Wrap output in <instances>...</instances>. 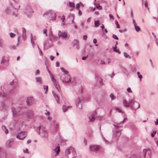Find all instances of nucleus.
Masks as SVG:
<instances>
[{
	"instance_id": "nucleus-1",
	"label": "nucleus",
	"mask_w": 158,
	"mask_h": 158,
	"mask_svg": "<svg viewBox=\"0 0 158 158\" xmlns=\"http://www.w3.org/2000/svg\"><path fill=\"white\" fill-rule=\"evenodd\" d=\"M66 153L68 155V158H73L76 156V151L74 148L70 147L66 150Z\"/></svg>"
},
{
	"instance_id": "nucleus-2",
	"label": "nucleus",
	"mask_w": 158,
	"mask_h": 158,
	"mask_svg": "<svg viewBox=\"0 0 158 158\" xmlns=\"http://www.w3.org/2000/svg\"><path fill=\"white\" fill-rule=\"evenodd\" d=\"M40 130L42 131V136L44 138H47L48 136V133L46 128L41 126L38 127L36 131L38 134H40Z\"/></svg>"
},
{
	"instance_id": "nucleus-3",
	"label": "nucleus",
	"mask_w": 158,
	"mask_h": 158,
	"mask_svg": "<svg viewBox=\"0 0 158 158\" xmlns=\"http://www.w3.org/2000/svg\"><path fill=\"white\" fill-rule=\"evenodd\" d=\"M115 127L116 128L113 130V138L116 139L120 136L122 130L119 129L118 126L115 125Z\"/></svg>"
},
{
	"instance_id": "nucleus-4",
	"label": "nucleus",
	"mask_w": 158,
	"mask_h": 158,
	"mask_svg": "<svg viewBox=\"0 0 158 158\" xmlns=\"http://www.w3.org/2000/svg\"><path fill=\"white\" fill-rule=\"evenodd\" d=\"M22 108L19 106H17L16 108L12 107V111L13 116H14L15 115H19L23 113L22 111Z\"/></svg>"
},
{
	"instance_id": "nucleus-5",
	"label": "nucleus",
	"mask_w": 158,
	"mask_h": 158,
	"mask_svg": "<svg viewBox=\"0 0 158 158\" xmlns=\"http://www.w3.org/2000/svg\"><path fill=\"white\" fill-rule=\"evenodd\" d=\"M60 79L63 82L67 83L71 81V77L69 74L66 75L63 74L60 77Z\"/></svg>"
},
{
	"instance_id": "nucleus-6",
	"label": "nucleus",
	"mask_w": 158,
	"mask_h": 158,
	"mask_svg": "<svg viewBox=\"0 0 158 158\" xmlns=\"http://www.w3.org/2000/svg\"><path fill=\"white\" fill-rule=\"evenodd\" d=\"M152 152L150 149H146L143 150L144 158H151Z\"/></svg>"
},
{
	"instance_id": "nucleus-7",
	"label": "nucleus",
	"mask_w": 158,
	"mask_h": 158,
	"mask_svg": "<svg viewBox=\"0 0 158 158\" xmlns=\"http://www.w3.org/2000/svg\"><path fill=\"white\" fill-rule=\"evenodd\" d=\"M50 76L55 87L58 91L60 92V89L58 82L54 78L53 75L52 74H50Z\"/></svg>"
},
{
	"instance_id": "nucleus-8",
	"label": "nucleus",
	"mask_w": 158,
	"mask_h": 158,
	"mask_svg": "<svg viewBox=\"0 0 158 158\" xmlns=\"http://www.w3.org/2000/svg\"><path fill=\"white\" fill-rule=\"evenodd\" d=\"M26 133L25 131H21L17 135V138L20 139H22L26 136Z\"/></svg>"
},
{
	"instance_id": "nucleus-9",
	"label": "nucleus",
	"mask_w": 158,
	"mask_h": 158,
	"mask_svg": "<svg viewBox=\"0 0 158 158\" xmlns=\"http://www.w3.org/2000/svg\"><path fill=\"white\" fill-rule=\"evenodd\" d=\"M89 148L92 151H98L100 149V146L99 145H92L89 146Z\"/></svg>"
},
{
	"instance_id": "nucleus-10",
	"label": "nucleus",
	"mask_w": 158,
	"mask_h": 158,
	"mask_svg": "<svg viewBox=\"0 0 158 158\" xmlns=\"http://www.w3.org/2000/svg\"><path fill=\"white\" fill-rule=\"evenodd\" d=\"M26 102L28 106H31L34 103V99L32 97H28L27 98Z\"/></svg>"
},
{
	"instance_id": "nucleus-11",
	"label": "nucleus",
	"mask_w": 158,
	"mask_h": 158,
	"mask_svg": "<svg viewBox=\"0 0 158 158\" xmlns=\"http://www.w3.org/2000/svg\"><path fill=\"white\" fill-rule=\"evenodd\" d=\"M27 117L29 118H32L34 115V113L33 111L29 110L26 113Z\"/></svg>"
},
{
	"instance_id": "nucleus-12",
	"label": "nucleus",
	"mask_w": 158,
	"mask_h": 158,
	"mask_svg": "<svg viewBox=\"0 0 158 158\" xmlns=\"http://www.w3.org/2000/svg\"><path fill=\"white\" fill-rule=\"evenodd\" d=\"M6 154L3 149H0V158H6Z\"/></svg>"
},
{
	"instance_id": "nucleus-13",
	"label": "nucleus",
	"mask_w": 158,
	"mask_h": 158,
	"mask_svg": "<svg viewBox=\"0 0 158 158\" xmlns=\"http://www.w3.org/2000/svg\"><path fill=\"white\" fill-rule=\"evenodd\" d=\"M67 34L66 33L64 32L61 33L60 31H59V33L58 34L59 37H61L62 39H65L67 37Z\"/></svg>"
},
{
	"instance_id": "nucleus-14",
	"label": "nucleus",
	"mask_w": 158,
	"mask_h": 158,
	"mask_svg": "<svg viewBox=\"0 0 158 158\" xmlns=\"http://www.w3.org/2000/svg\"><path fill=\"white\" fill-rule=\"evenodd\" d=\"M95 112L91 114L89 116V122H92L94 121L95 118L94 117V115L95 114Z\"/></svg>"
},
{
	"instance_id": "nucleus-15",
	"label": "nucleus",
	"mask_w": 158,
	"mask_h": 158,
	"mask_svg": "<svg viewBox=\"0 0 158 158\" xmlns=\"http://www.w3.org/2000/svg\"><path fill=\"white\" fill-rule=\"evenodd\" d=\"M129 106H130V107L131 109H134V107H133V104L134 103V99H132L130 100L129 101Z\"/></svg>"
},
{
	"instance_id": "nucleus-16",
	"label": "nucleus",
	"mask_w": 158,
	"mask_h": 158,
	"mask_svg": "<svg viewBox=\"0 0 158 158\" xmlns=\"http://www.w3.org/2000/svg\"><path fill=\"white\" fill-rule=\"evenodd\" d=\"M73 46H76L77 49L79 48V42L78 41L76 40H73Z\"/></svg>"
},
{
	"instance_id": "nucleus-17",
	"label": "nucleus",
	"mask_w": 158,
	"mask_h": 158,
	"mask_svg": "<svg viewBox=\"0 0 158 158\" xmlns=\"http://www.w3.org/2000/svg\"><path fill=\"white\" fill-rule=\"evenodd\" d=\"M123 106L125 107H128L129 106H130L129 102H128L125 100H123Z\"/></svg>"
},
{
	"instance_id": "nucleus-18",
	"label": "nucleus",
	"mask_w": 158,
	"mask_h": 158,
	"mask_svg": "<svg viewBox=\"0 0 158 158\" xmlns=\"http://www.w3.org/2000/svg\"><path fill=\"white\" fill-rule=\"evenodd\" d=\"M2 129L3 131H4L5 132L6 134H7L8 133L9 131L7 129H6V127L2 125Z\"/></svg>"
},
{
	"instance_id": "nucleus-19",
	"label": "nucleus",
	"mask_w": 158,
	"mask_h": 158,
	"mask_svg": "<svg viewBox=\"0 0 158 158\" xmlns=\"http://www.w3.org/2000/svg\"><path fill=\"white\" fill-rule=\"evenodd\" d=\"M53 150L55 152H56V156L58 154V152L60 151V147L59 145H58L57 146L56 148Z\"/></svg>"
},
{
	"instance_id": "nucleus-20",
	"label": "nucleus",
	"mask_w": 158,
	"mask_h": 158,
	"mask_svg": "<svg viewBox=\"0 0 158 158\" xmlns=\"http://www.w3.org/2000/svg\"><path fill=\"white\" fill-rule=\"evenodd\" d=\"M128 158H141L140 156L137 155L132 154Z\"/></svg>"
},
{
	"instance_id": "nucleus-21",
	"label": "nucleus",
	"mask_w": 158,
	"mask_h": 158,
	"mask_svg": "<svg viewBox=\"0 0 158 158\" xmlns=\"http://www.w3.org/2000/svg\"><path fill=\"white\" fill-rule=\"evenodd\" d=\"M6 11L8 14H13L14 12L11 10L9 8H7L6 9Z\"/></svg>"
},
{
	"instance_id": "nucleus-22",
	"label": "nucleus",
	"mask_w": 158,
	"mask_h": 158,
	"mask_svg": "<svg viewBox=\"0 0 158 158\" xmlns=\"http://www.w3.org/2000/svg\"><path fill=\"white\" fill-rule=\"evenodd\" d=\"M7 95L3 92H0V97L2 98L7 97Z\"/></svg>"
},
{
	"instance_id": "nucleus-23",
	"label": "nucleus",
	"mask_w": 158,
	"mask_h": 158,
	"mask_svg": "<svg viewBox=\"0 0 158 158\" xmlns=\"http://www.w3.org/2000/svg\"><path fill=\"white\" fill-rule=\"evenodd\" d=\"M36 81L37 82H38L40 84H41L42 83V81L41 79V78L40 77H37L36 78Z\"/></svg>"
},
{
	"instance_id": "nucleus-24",
	"label": "nucleus",
	"mask_w": 158,
	"mask_h": 158,
	"mask_svg": "<svg viewBox=\"0 0 158 158\" xmlns=\"http://www.w3.org/2000/svg\"><path fill=\"white\" fill-rule=\"evenodd\" d=\"M60 69L64 73V74H68L69 73H68V71H66L65 69H64L63 68L61 67L60 68Z\"/></svg>"
},
{
	"instance_id": "nucleus-25",
	"label": "nucleus",
	"mask_w": 158,
	"mask_h": 158,
	"mask_svg": "<svg viewBox=\"0 0 158 158\" xmlns=\"http://www.w3.org/2000/svg\"><path fill=\"white\" fill-rule=\"evenodd\" d=\"M67 107L65 105H63L62 106V110L64 112H66L67 110Z\"/></svg>"
},
{
	"instance_id": "nucleus-26",
	"label": "nucleus",
	"mask_w": 158,
	"mask_h": 158,
	"mask_svg": "<svg viewBox=\"0 0 158 158\" xmlns=\"http://www.w3.org/2000/svg\"><path fill=\"white\" fill-rule=\"evenodd\" d=\"M94 23L95 26L97 27H98L100 25L99 21V20L95 21Z\"/></svg>"
},
{
	"instance_id": "nucleus-27",
	"label": "nucleus",
	"mask_w": 158,
	"mask_h": 158,
	"mask_svg": "<svg viewBox=\"0 0 158 158\" xmlns=\"http://www.w3.org/2000/svg\"><path fill=\"white\" fill-rule=\"evenodd\" d=\"M135 29L136 31L138 32L140 31V29L139 26H137L136 25H135Z\"/></svg>"
},
{
	"instance_id": "nucleus-28",
	"label": "nucleus",
	"mask_w": 158,
	"mask_h": 158,
	"mask_svg": "<svg viewBox=\"0 0 158 158\" xmlns=\"http://www.w3.org/2000/svg\"><path fill=\"white\" fill-rule=\"evenodd\" d=\"M137 74L138 75V77H139V78L140 79V81H141V80H142V78L143 77H142V75H141L140 74V73L139 72H137Z\"/></svg>"
},
{
	"instance_id": "nucleus-29",
	"label": "nucleus",
	"mask_w": 158,
	"mask_h": 158,
	"mask_svg": "<svg viewBox=\"0 0 158 158\" xmlns=\"http://www.w3.org/2000/svg\"><path fill=\"white\" fill-rule=\"evenodd\" d=\"M76 105L79 108L81 109L82 108L81 104V103L80 102H77Z\"/></svg>"
},
{
	"instance_id": "nucleus-30",
	"label": "nucleus",
	"mask_w": 158,
	"mask_h": 158,
	"mask_svg": "<svg viewBox=\"0 0 158 158\" xmlns=\"http://www.w3.org/2000/svg\"><path fill=\"white\" fill-rule=\"evenodd\" d=\"M44 90H46L45 93L46 94L48 89V86L44 85Z\"/></svg>"
},
{
	"instance_id": "nucleus-31",
	"label": "nucleus",
	"mask_w": 158,
	"mask_h": 158,
	"mask_svg": "<svg viewBox=\"0 0 158 158\" xmlns=\"http://www.w3.org/2000/svg\"><path fill=\"white\" fill-rule=\"evenodd\" d=\"M69 6L72 7H74L75 6H74V4L73 2H70L69 3Z\"/></svg>"
},
{
	"instance_id": "nucleus-32",
	"label": "nucleus",
	"mask_w": 158,
	"mask_h": 158,
	"mask_svg": "<svg viewBox=\"0 0 158 158\" xmlns=\"http://www.w3.org/2000/svg\"><path fill=\"white\" fill-rule=\"evenodd\" d=\"M115 25H116L117 27L118 28H120V26L119 25V24L118 23V21L117 20H116L115 21Z\"/></svg>"
},
{
	"instance_id": "nucleus-33",
	"label": "nucleus",
	"mask_w": 158,
	"mask_h": 158,
	"mask_svg": "<svg viewBox=\"0 0 158 158\" xmlns=\"http://www.w3.org/2000/svg\"><path fill=\"white\" fill-rule=\"evenodd\" d=\"M148 2H147V1H145V5H144V6H145L146 7V8H147L148 9V10H149V8L148 7Z\"/></svg>"
},
{
	"instance_id": "nucleus-34",
	"label": "nucleus",
	"mask_w": 158,
	"mask_h": 158,
	"mask_svg": "<svg viewBox=\"0 0 158 158\" xmlns=\"http://www.w3.org/2000/svg\"><path fill=\"white\" fill-rule=\"evenodd\" d=\"M55 98L56 101L58 103H59L60 101H59V97H58V96L57 95H56V97H55Z\"/></svg>"
},
{
	"instance_id": "nucleus-35",
	"label": "nucleus",
	"mask_w": 158,
	"mask_h": 158,
	"mask_svg": "<svg viewBox=\"0 0 158 158\" xmlns=\"http://www.w3.org/2000/svg\"><path fill=\"white\" fill-rule=\"evenodd\" d=\"M110 97L112 100H113L115 99V97L114 96V95L112 94H110Z\"/></svg>"
},
{
	"instance_id": "nucleus-36",
	"label": "nucleus",
	"mask_w": 158,
	"mask_h": 158,
	"mask_svg": "<svg viewBox=\"0 0 158 158\" xmlns=\"http://www.w3.org/2000/svg\"><path fill=\"white\" fill-rule=\"evenodd\" d=\"M116 110L118 111V112H121V113H123L122 111L121 110V109L120 108H116ZM123 115H124V114L123 113Z\"/></svg>"
},
{
	"instance_id": "nucleus-37",
	"label": "nucleus",
	"mask_w": 158,
	"mask_h": 158,
	"mask_svg": "<svg viewBox=\"0 0 158 158\" xmlns=\"http://www.w3.org/2000/svg\"><path fill=\"white\" fill-rule=\"evenodd\" d=\"M31 43L33 45H34V41L32 40V39H33L32 38V34H31Z\"/></svg>"
},
{
	"instance_id": "nucleus-38",
	"label": "nucleus",
	"mask_w": 158,
	"mask_h": 158,
	"mask_svg": "<svg viewBox=\"0 0 158 158\" xmlns=\"http://www.w3.org/2000/svg\"><path fill=\"white\" fill-rule=\"evenodd\" d=\"M96 7L97 8L100 10H102V7L99 5H97Z\"/></svg>"
},
{
	"instance_id": "nucleus-39",
	"label": "nucleus",
	"mask_w": 158,
	"mask_h": 158,
	"mask_svg": "<svg viewBox=\"0 0 158 158\" xmlns=\"http://www.w3.org/2000/svg\"><path fill=\"white\" fill-rule=\"evenodd\" d=\"M10 36L11 38H13L15 36V34L13 33H10Z\"/></svg>"
},
{
	"instance_id": "nucleus-40",
	"label": "nucleus",
	"mask_w": 158,
	"mask_h": 158,
	"mask_svg": "<svg viewBox=\"0 0 158 158\" xmlns=\"http://www.w3.org/2000/svg\"><path fill=\"white\" fill-rule=\"evenodd\" d=\"M113 38L114 39H115V40H118V37L116 35H114V34L113 35Z\"/></svg>"
},
{
	"instance_id": "nucleus-41",
	"label": "nucleus",
	"mask_w": 158,
	"mask_h": 158,
	"mask_svg": "<svg viewBox=\"0 0 158 158\" xmlns=\"http://www.w3.org/2000/svg\"><path fill=\"white\" fill-rule=\"evenodd\" d=\"M156 133V131H154L152 133H151V136L153 137Z\"/></svg>"
},
{
	"instance_id": "nucleus-42",
	"label": "nucleus",
	"mask_w": 158,
	"mask_h": 158,
	"mask_svg": "<svg viewBox=\"0 0 158 158\" xmlns=\"http://www.w3.org/2000/svg\"><path fill=\"white\" fill-rule=\"evenodd\" d=\"M1 40L2 39L0 37V47H2L3 46V43Z\"/></svg>"
},
{
	"instance_id": "nucleus-43",
	"label": "nucleus",
	"mask_w": 158,
	"mask_h": 158,
	"mask_svg": "<svg viewBox=\"0 0 158 158\" xmlns=\"http://www.w3.org/2000/svg\"><path fill=\"white\" fill-rule=\"evenodd\" d=\"M80 5L79 3H77L76 6V8L77 10H79Z\"/></svg>"
},
{
	"instance_id": "nucleus-44",
	"label": "nucleus",
	"mask_w": 158,
	"mask_h": 158,
	"mask_svg": "<svg viewBox=\"0 0 158 158\" xmlns=\"http://www.w3.org/2000/svg\"><path fill=\"white\" fill-rule=\"evenodd\" d=\"M83 40H87V35H85L83 36Z\"/></svg>"
},
{
	"instance_id": "nucleus-45",
	"label": "nucleus",
	"mask_w": 158,
	"mask_h": 158,
	"mask_svg": "<svg viewBox=\"0 0 158 158\" xmlns=\"http://www.w3.org/2000/svg\"><path fill=\"white\" fill-rule=\"evenodd\" d=\"M127 91L128 92H130V93H132V91L131 90V88L130 87H129V88H128L127 89Z\"/></svg>"
},
{
	"instance_id": "nucleus-46",
	"label": "nucleus",
	"mask_w": 158,
	"mask_h": 158,
	"mask_svg": "<svg viewBox=\"0 0 158 158\" xmlns=\"http://www.w3.org/2000/svg\"><path fill=\"white\" fill-rule=\"evenodd\" d=\"M124 56L126 58H127V57H128L129 56V55H128L127 54V53L126 52H124Z\"/></svg>"
},
{
	"instance_id": "nucleus-47",
	"label": "nucleus",
	"mask_w": 158,
	"mask_h": 158,
	"mask_svg": "<svg viewBox=\"0 0 158 158\" xmlns=\"http://www.w3.org/2000/svg\"><path fill=\"white\" fill-rule=\"evenodd\" d=\"M22 37L24 40H25L26 39V34L23 33Z\"/></svg>"
},
{
	"instance_id": "nucleus-48",
	"label": "nucleus",
	"mask_w": 158,
	"mask_h": 158,
	"mask_svg": "<svg viewBox=\"0 0 158 158\" xmlns=\"http://www.w3.org/2000/svg\"><path fill=\"white\" fill-rule=\"evenodd\" d=\"M23 33L26 34V31L24 28L23 27L22 28Z\"/></svg>"
},
{
	"instance_id": "nucleus-49",
	"label": "nucleus",
	"mask_w": 158,
	"mask_h": 158,
	"mask_svg": "<svg viewBox=\"0 0 158 158\" xmlns=\"http://www.w3.org/2000/svg\"><path fill=\"white\" fill-rule=\"evenodd\" d=\"M117 48V46H116V45H115V47H113V48L114 50V52H115V51L116 50Z\"/></svg>"
},
{
	"instance_id": "nucleus-50",
	"label": "nucleus",
	"mask_w": 158,
	"mask_h": 158,
	"mask_svg": "<svg viewBox=\"0 0 158 158\" xmlns=\"http://www.w3.org/2000/svg\"><path fill=\"white\" fill-rule=\"evenodd\" d=\"M10 143V141H8L6 142V144H7V146L8 147H10V145L9 144Z\"/></svg>"
},
{
	"instance_id": "nucleus-51",
	"label": "nucleus",
	"mask_w": 158,
	"mask_h": 158,
	"mask_svg": "<svg viewBox=\"0 0 158 158\" xmlns=\"http://www.w3.org/2000/svg\"><path fill=\"white\" fill-rule=\"evenodd\" d=\"M109 16L110 19H112L113 20L114 19V16L110 14Z\"/></svg>"
},
{
	"instance_id": "nucleus-52",
	"label": "nucleus",
	"mask_w": 158,
	"mask_h": 158,
	"mask_svg": "<svg viewBox=\"0 0 158 158\" xmlns=\"http://www.w3.org/2000/svg\"><path fill=\"white\" fill-rule=\"evenodd\" d=\"M61 19L62 20L63 22H64L65 19V16L64 15H63L62 17L61 18Z\"/></svg>"
},
{
	"instance_id": "nucleus-53",
	"label": "nucleus",
	"mask_w": 158,
	"mask_h": 158,
	"mask_svg": "<svg viewBox=\"0 0 158 158\" xmlns=\"http://www.w3.org/2000/svg\"><path fill=\"white\" fill-rule=\"evenodd\" d=\"M88 56V55H87L86 56H83L82 57V60H85L86 59V58H87Z\"/></svg>"
},
{
	"instance_id": "nucleus-54",
	"label": "nucleus",
	"mask_w": 158,
	"mask_h": 158,
	"mask_svg": "<svg viewBox=\"0 0 158 158\" xmlns=\"http://www.w3.org/2000/svg\"><path fill=\"white\" fill-rule=\"evenodd\" d=\"M10 48L12 49H16V47L14 46H10Z\"/></svg>"
},
{
	"instance_id": "nucleus-55",
	"label": "nucleus",
	"mask_w": 158,
	"mask_h": 158,
	"mask_svg": "<svg viewBox=\"0 0 158 158\" xmlns=\"http://www.w3.org/2000/svg\"><path fill=\"white\" fill-rule=\"evenodd\" d=\"M52 93L54 97H56V95H57L56 94L54 91H52Z\"/></svg>"
},
{
	"instance_id": "nucleus-56",
	"label": "nucleus",
	"mask_w": 158,
	"mask_h": 158,
	"mask_svg": "<svg viewBox=\"0 0 158 158\" xmlns=\"http://www.w3.org/2000/svg\"><path fill=\"white\" fill-rule=\"evenodd\" d=\"M78 10V14L79 15H82V12L80 10Z\"/></svg>"
},
{
	"instance_id": "nucleus-57",
	"label": "nucleus",
	"mask_w": 158,
	"mask_h": 158,
	"mask_svg": "<svg viewBox=\"0 0 158 158\" xmlns=\"http://www.w3.org/2000/svg\"><path fill=\"white\" fill-rule=\"evenodd\" d=\"M47 31L46 30V29H44V34H46V35L47 36Z\"/></svg>"
},
{
	"instance_id": "nucleus-58",
	"label": "nucleus",
	"mask_w": 158,
	"mask_h": 158,
	"mask_svg": "<svg viewBox=\"0 0 158 158\" xmlns=\"http://www.w3.org/2000/svg\"><path fill=\"white\" fill-rule=\"evenodd\" d=\"M4 60H5L4 57V56H3L2 58V60L1 62V63H2L4 62Z\"/></svg>"
},
{
	"instance_id": "nucleus-59",
	"label": "nucleus",
	"mask_w": 158,
	"mask_h": 158,
	"mask_svg": "<svg viewBox=\"0 0 158 158\" xmlns=\"http://www.w3.org/2000/svg\"><path fill=\"white\" fill-rule=\"evenodd\" d=\"M93 42L94 44H95L97 42V40L96 39H94L93 40Z\"/></svg>"
},
{
	"instance_id": "nucleus-60",
	"label": "nucleus",
	"mask_w": 158,
	"mask_h": 158,
	"mask_svg": "<svg viewBox=\"0 0 158 158\" xmlns=\"http://www.w3.org/2000/svg\"><path fill=\"white\" fill-rule=\"evenodd\" d=\"M23 152L25 153H28V152L27 149L25 150H24L23 151Z\"/></svg>"
},
{
	"instance_id": "nucleus-61",
	"label": "nucleus",
	"mask_w": 158,
	"mask_h": 158,
	"mask_svg": "<svg viewBox=\"0 0 158 158\" xmlns=\"http://www.w3.org/2000/svg\"><path fill=\"white\" fill-rule=\"evenodd\" d=\"M40 73V71L39 70H37L35 72V75H37L38 74Z\"/></svg>"
},
{
	"instance_id": "nucleus-62",
	"label": "nucleus",
	"mask_w": 158,
	"mask_h": 158,
	"mask_svg": "<svg viewBox=\"0 0 158 158\" xmlns=\"http://www.w3.org/2000/svg\"><path fill=\"white\" fill-rule=\"evenodd\" d=\"M54 58V57L53 56H50V59L51 60H52Z\"/></svg>"
},
{
	"instance_id": "nucleus-63",
	"label": "nucleus",
	"mask_w": 158,
	"mask_h": 158,
	"mask_svg": "<svg viewBox=\"0 0 158 158\" xmlns=\"http://www.w3.org/2000/svg\"><path fill=\"white\" fill-rule=\"evenodd\" d=\"M115 52L118 53L119 54H120V52L119 49H117Z\"/></svg>"
},
{
	"instance_id": "nucleus-64",
	"label": "nucleus",
	"mask_w": 158,
	"mask_h": 158,
	"mask_svg": "<svg viewBox=\"0 0 158 158\" xmlns=\"http://www.w3.org/2000/svg\"><path fill=\"white\" fill-rule=\"evenodd\" d=\"M155 124L156 125H158V119H156V121L155 122Z\"/></svg>"
}]
</instances>
